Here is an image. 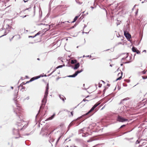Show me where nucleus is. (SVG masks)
<instances>
[{"label":"nucleus","instance_id":"nucleus-1","mask_svg":"<svg viewBox=\"0 0 147 147\" xmlns=\"http://www.w3.org/2000/svg\"><path fill=\"white\" fill-rule=\"evenodd\" d=\"M16 115L18 116L19 118V120L17 123L15 127L13 129V135L18 136H15L14 138L16 139L19 138V131L24 129L27 126V125H26V123L23 119H22L21 117H22L21 114L18 115L17 112L16 111H14Z\"/></svg>","mask_w":147,"mask_h":147},{"label":"nucleus","instance_id":"nucleus-2","mask_svg":"<svg viewBox=\"0 0 147 147\" xmlns=\"http://www.w3.org/2000/svg\"><path fill=\"white\" fill-rule=\"evenodd\" d=\"M49 89V86L48 83L47 84L46 88L45 95L43 99L42 100V102H43V104L45 105L47 101V98L48 94V90Z\"/></svg>","mask_w":147,"mask_h":147},{"label":"nucleus","instance_id":"nucleus-3","mask_svg":"<svg viewBox=\"0 0 147 147\" xmlns=\"http://www.w3.org/2000/svg\"><path fill=\"white\" fill-rule=\"evenodd\" d=\"M53 131L51 132L48 134L47 133V132L48 131L47 128V127H45V128H42V129L40 134L43 136L48 137L49 136V135Z\"/></svg>","mask_w":147,"mask_h":147},{"label":"nucleus","instance_id":"nucleus-4","mask_svg":"<svg viewBox=\"0 0 147 147\" xmlns=\"http://www.w3.org/2000/svg\"><path fill=\"white\" fill-rule=\"evenodd\" d=\"M117 120L120 122H124L127 121L128 120L121 116L118 115L117 117Z\"/></svg>","mask_w":147,"mask_h":147},{"label":"nucleus","instance_id":"nucleus-5","mask_svg":"<svg viewBox=\"0 0 147 147\" xmlns=\"http://www.w3.org/2000/svg\"><path fill=\"white\" fill-rule=\"evenodd\" d=\"M124 35L128 40L131 38V35L127 31H124Z\"/></svg>","mask_w":147,"mask_h":147},{"label":"nucleus","instance_id":"nucleus-6","mask_svg":"<svg viewBox=\"0 0 147 147\" xmlns=\"http://www.w3.org/2000/svg\"><path fill=\"white\" fill-rule=\"evenodd\" d=\"M84 115H83L81 116H80V117H78V118H77L76 120H74V121H76V122L77 123V125H76V126H78V125H79L83 121H84V119L81 121L80 122H79V121H77L80 119L81 118L83 117H84Z\"/></svg>","mask_w":147,"mask_h":147},{"label":"nucleus","instance_id":"nucleus-7","mask_svg":"<svg viewBox=\"0 0 147 147\" xmlns=\"http://www.w3.org/2000/svg\"><path fill=\"white\" fill-rule=\"evenodd\" d=\"M80 64L79 63H77V64H75L74 67H73L72 65H69L68 66L72 67V68H73L74 69L76 70L78 69L80 67Z\"/></svg>","mask_w":147,"mask_h":147},{"label":"nucleus","instance_id":"nucleus-8","mask_svg":"<svg viewBox=\"0 0 147 147\" xmlns=\"http://www.w3.org/2000/svg\"><path fill=\"white\" fill-rule=\"evenodd\" d=\"M98 139L97 138H96L95 137H92L90 138V139L87 140V142H92L94 140H96Z\"/></svg>","mask_w":147,"mask_h":147},{"label":"nucleus","instance_id":"nucleus-9","mask_svg":"<svg viewBox=\"0 0 147 147\" xmlns=\"http://www.w3.org/2000/svg\"><path fill=\"white\" fill-rule=\"evenodd\" d=\"M89 101V100H87L85 98L79 104H78L77 106H76V107H75L74 108V109H75V108H76L77 106H78L79 105H80V104H82V107H83L84 105H85V104L83 103V102H85L86 101H87V102H88Z\"/></svg>","mask_w":147,"mask_h":147},{"label":"nucleus","instance_id":"nucleus-10","mask_svg":"<svg viewBox=\"0 0 147 147\" xmlns=\"http://www.w3.org/2000/svg\"><path fill=\"white\" fill-rule=\"evenodd\" d=\"M40 76H35L34 77H33V78H32L30 79V81L32 82L35 80L39 78H40Z\"/></svg>","mask_w":147,"mask_h":147},{"label":"nucleus","instance_id":"nucleus-11","mask_svg":"<svg viewBox=\"0 0 147 147\" xmlns=\"http://www.w3.org/2000/svg\"><path fill=\"white\" fill-rule=\"evenodd\" d=\"M42 105H41L40 107V109H43L44 108V107H45V105H44V104H43V102H42ZM40 110H39V111H38V113L37 114L36 116V117L38 115V114H39V112H40Z\"/></svg>","mask_w":147,"mask_h":147},{"label":"nucleus","instance_id":"nucleus-12","mask_svg":"<svg viewBox=\"0 0 147 147\" xmlns=\"http://www.w3.org/2000/svg\"><path fill=\"white\" fill-rule=\"evenodd\" d=\"M78 75L76 71L72 75H69L67 76L69 78H74L76 77Z\"/></svg>","mask_w":147,"mask_h":147},{"label":"nucleus","instance_id":"nucleus-13","mask_svg":"<svg viewBox=\"0 0 147 147\" xmlns=\"http://www.w3.org/2000/svg\"><path fill=\"white\" fill-rule=\"evenodd\" d=\"M94 109H95L93 107H92L87 113H86L85 115H84L85 116L88 114L89 113H90L92 111L94 110Z\"/></svg>","mask_w":147,"mask_h":147},{"label":"nucleus","instance_id":"nucleus-14","mask_svg":"<svg viewBox=\"0 0 147 147\" xmlns=\"http://www.w3.org/2000/svg\"><path fill=\"white\" fill-rule=\"evenodd\" d=\"M39 18H41L42 16V12L41 9L40 7L39 8Z\"/></svg>","mask_w":147,"mask_h":147},{"label":"nucleus","instance_id":"nucleus-15","mask_svg":"<svg viewBox=\"0 0 147 147\" xmlns=\"http://www.w3.org/2000/svg\"><path fill=\"white\" fill-rule=\"evenodd\" d=\"M9 31H10L9 30H5L4 32V34L0 36V38H1V37H2V36H4L6 35L8 33V32H9Z\"/></svg>","mask_w":147,"mask_h":147},{"label":"nucleus","instance_id":"nucleus-16","mask_svg":"<svg viewBox=\"0 0 147 147\" xmlns=\"http://www.w3.org/2000/svg\"><path fill=\"white\" fill-rule=\"evenodd\" d=\"M59 97L60 99L62 100L64 102L65 101V98L64 97V96L63 95H59Z\"/></svg>","mask_w":147,"mask_h":147},{"label":"nucleus","instance_id":"nucleus-17","mask_svg":"<svg viewBox=\"0 0 147 147\" xmlns=\"http://www.w3.org/2000/svg\"><path fill=\"white\" fill-rule=\"evenodd\" d=\"M75 141L77 142L81 143L83 140L81 139L77 138L75 139Z\"/></svg>","mask_w":147,"mask_h":147},{"label":"nucleus","instance_id":"nucleus-18","mask_svg":"<svg viewBox=\"0 0 147 147\" xmlns=\"http://www.w3.org/2000/svg\"><path fill=\"white\" fill-rule=\"evenodd\" d=\"M75 122H74V121H72L69 125L68 126V130L69 129V128L72 126L75 123Z\"/></svg>","mask_w":147,"mask_h":147},{"label":"nucleus","instance_id":"nucleus-19","mask_svg":"<svg viewBox=\"0 0 147 147\" xmlns=\"http://www.w3.org/2000/svg\"><path fill=\"white\" fill-rule=\"evenodd\" d=\"M79 17V16H76L75 18H74L73 21L71 22V23H73L75 22L76 20H77V19Z\"/></svg>","mask_w":147,"mask_h":147},{"label":"nucleus","instance_id":"nucleus-20","mask_svg":"<svg viewBox=\"0 0 147 147\" xmlns=\"http://www.w3.org/2000/svg\"><path fill=\"white\" fill-rule=\"evenodd\" d=\"M137 49L134 46L132 48V51L134 52H136V51H137Z\"/></svg>","mask_w":147,"mask_h":147},{"label":"nucleus","instance_id":"nucleus-21","mask_svg":"<svg viewBox=\"0 0 147 147\" xmlns=\"http://www.w3.org/2000/svg\"><path fill=\"white\" fill-rule=\"evenodd\" d=\"M100 103L99 102H97V103H96L93 106V107L95 109L100 104Z\"/></svg>","mask_w":147,"mask_h":147},{"label":"nucleus","instance_id":"nucleus-22","mask_svg":"<svg viewBox=\"0 0 147 147\" xmlns=\"http://www.w3.org/2000/svg\"><path fill=\"white\" fill-rule=\"evenodd\" d=\"M122 74H123V72H121V76L116 79V81H117L118 80H120L122 78Z\"/></svg>","mask_w":147,"mask_h":147},{"label":"nucleus","instance_id":"nucleus-23","mask_svg":"<svg viewBox=\"0 0 147 147\" xmlns=\"http://www.w3.org/2000/svg\"><path fill=\"white\" fill-rule=\"evenodd\" d=\"M77 62V61L76 60H71V63L72 64H74Z\"/></svg>","mask_w":147,"mask_h":147},{"label":"nucleus","instance_id":"nucleus-24","mask_svg":"<svg viewBox=\"0 0 147 147\" xmlns=\"http://www.w3.org/2000/svg\"><path fill=\"white\" fill-rule=\"evenodd\" d=\"M129 99V98L127 97V98H125L122 100H121V101L120 102V103H119V104H122V101H123L124 100H128Z\"/></svg>","mask_w":147,"mask_h":147},{"label":"nucleus","instance_id":"nucleus-25","mask_svg":"<svg viewBox=\"0 0 147 147\" xmlns=\"http://www.w3.org/2000/svg\"><path fill=\"white\" fill-rule=\"evenodd\" d=\"M55 115V113L53 114L52 115L51 117H50L48 118L49 120H51V119H52L53 118H54Z\"/></svg>","mask_w":147,"mask_h":147},{"label":"nucleus","instance_id":"nucleus-26","mask_svg":"<svg viewBox=\"0 0 147 147\" xmlns=\"http://www.w3.org/2000/svg\"><path fill=\"white\" fill-rule=\"evenodd\" d=\"M83 71V69H81L80 70V71H79V70H78L77 71H76V72L77 74L78 75V74L81 72H82V71Z\"/></svg>","mask_w":147,"mask_h":147},{"label":"nucleus","instance_id":"nucleus-27","mask_svg":"<svg viewBox=\"0 0 147 147\" xmlns=\"http://www.w3.org/2000/svg\"><path fill=\"white\" fill-rule=\"evenodd\" d=\"M124 107H125V105H124V106H123L120 108V110L121 111H124Z\"/></svg>","mask_w":147,"mask_h":147},{"label":"nucleus","instance_id":"nucleus-28","mask_svg":"<svg viewBox=\"0 0 147 147\" xmlns=\"http://www.w3.org/2000/svg\"><path fill=\"white\" fill-rule=\"evenodd\" d=\"M78 24L77 23H75V24H74V26L71 27L70 28L71 29H73L75 28L76 26L78 25Z\"/></svg>","mask_w":147,"mask_h":147},{"label":"nucleus","instance_id":"nucleus-29","mask_svg":"<svg viewBox=\"0 0 147 147\" xmlns=\"http://www.w3.org/2000/svg\"><path fill=\"white\" fill-rule=\"evenodd\" d=\"M122 54H125L126 55V56L125 57V59H126L128 57V56L129 53H127L126 54L125 53H123Z\"/></svg>","mask_w":147,"mask_h":147},{"label":"nucleus","instance_id":"nucleus-30","mask_svg":"<svg viewBox=\"0 0 147 147\" xmlns=\"http://www.w3.org/2000/svg\"><path fill=\"white\" fill-rule=\"evenodd\" d=\"M42 32L41 31H39L37 34H35V35H34V36L36 37V36L39 35Z\"/></svg>","mask_w":147,"mask_h":147},{"label":"nucleus","instance_id":"nucleus-31","mask_svg":"<svg viewBox=\"0 0 147 147\" xmlns=\"http://www.w3.org/2000/svg\"><path fill=\"white\" fill-rule=\"evenodd\" d=\"M61 136H59V137L58 138V139H57V141H56V144H56V145H57V144L58 142L59 141V140H60V139L61 138Z\"/></svg>","mask_w":147,"mask_h":147},{"label":"nucleus","instance_id":"nucleus-32","mask_svg":"<svg viewBox=\"0 0 147 147\" xmlns=\"http://www.w3.org/2000/svg\"><path fill=\"white\" fill-rule=\"evenodd\" d=\"M62 67H63V66L62 65H60L58 66L55 69H56V70L57 69L59 68H61Z\"/></svg>","mask_w":147,"mask_h":147},{"label":"nucleus","instance_id":"nucleus-33","mask_svg":"<svg viewBox=\"0 0 147 147\" xmlns=\"http://www.w3.org/2000/svg\"><path fill=\"white\" fill-rule=\"evenodd\" d=\"M56 70V69H55L54 70H53V71L50 74H49L48 75V76H51V75H52L53 73L55 72Z\"/></svg>","mask_w":147,"mask_h":147},{"label":"nucleus","instance_id":"nucleus-34","mask_svg":"<svg viewBox=\"0 0 147 147\" xmlns=\"http://www.w3.org/2000/svg\"><path fill=\"white\" fill-rule=\"evenodd\" d=\"M147 144V142H144L142 143V145L143 146L146 145Z\"/></svg>","mask_w":147,"mask_h":147},{"label":"nucleus","instance_id":"nucleus-35","mask_svg":"<svg viewBox=\"0 0 147 147\" xmlns=\"http://www.w3.org/2000/svg\"><path fill=\"white\" fill-rule=\"evenodd\" d=\"M21 86L22 87V89H26L25 87L23 86L22 85H20V86H19V87H20Z\"/></svg>","mask_w":147,"mask_h":147},{"label":"nucleus","instance_id":"nucleus-36","mask_svg":"<svg viewBox=\"0 0 147 147\" xmlns=\"http://www.w3.org/2000/svg\"><path fill=\"white\" fill-rule=\"evenodd\" d=\"M35 8L36 6L35 5L34 6V16L35 15Z\"/></svg>","mask_w":147,"mask_h":147},{"label":"nucleus","instance_id":"nucleus-37","mask_svg":"<svg viewBox=\"0 0 147 147\" xmlns=\"http://www.w3.org/2000/svg\"><path fill=\"white\" fill-rule=\"evenodd\" d=\"M136 53L138 54H140V51L138 50V49L137 50V51H136Z\"/></svg>","mask_w":147,"mask_h":147},{"label":"nucleus","instance_id":"nucleus-38","mask_svg":"<svg viewBox=\"0 0 147 147\" xmlns=\"http://www.w3.org/2000/svg\"><path fill=\"white\" fill-rule=\"evenodd\" d=\"M3 3V2L1 0H0V7H1Z\"/></svg>","mask_w":147,"mask_h":147},{"label":"nucleus","instance_id":"nucleus-39","mask_svg":"<svg viewBox=\"0 0 147 147\" xmlns=\"http://www.w3.org/2000/svg\"><path fill=\"white\" fill-rule=\"evenodd\" d=\"M84 128H82V129H80L79 131V132H80L81 131H84Z\"/></svg>","mask_w":147,"mask_h":147},{"label":"nucleus","instance_id":"nucleus-40","mask_svg":"<svg viewBox=\"0 0 147 147\" xmlns=\"http://www.w3.org/2000/svg\"><path fill=\"white\" fill-rule=\"evenodd\" d=\"M31 6H30V7H29V8H26L25 10L26 11V10H29V11H30V9H31Z\"/></svg>","mask_w":147,"mask_h":147},{"label":"nucleus","instance_id":"nucleus-41","mask_svg":"<svg viewBox=\"0 0 147 147\" xmlns=\"http://www.w3.org/2000/svg\"><path fill=\"white\" fill-rule=\"evenodd\" d=\"M126 125H122L120 127V128H122L124 127H125L126 126Z\"/></svg>","mask_w":147,"mask_h":147},{"label":"nucleus","instance_id":"nucleus-42","mask_svg":"<svg viewBox=\"0 0 147 147\" xmlns=\"http://www.w3.org/2000/svg\"><path fill=\"white\" fill-rule=\"evenodd\" d=\"M131 62V61H127V62H124V63H125V64L128 63H129Z\"/></svg>","mask_w":147,"mask_h":147},{"label":"nucleus","instance_id":"nucleus-43","mask_svg":"<svg viewBox=\"0 0 147 147\" xmlns=\"http://www.w3.org/2000/svg\"><path fill=\"white\" fill-rule=\"evenodd\" d=\"M108 134L107 135H111V136H113L114 135V134H111L110 133H108V134Z\"/></svg>","mask_w":147,"mask_h":147},{"label":"nucleus","instance_id":"nucleus-44","mask_svg":"<svg viewBox=\"0 0 147 147\" xmlns=\"http://www.w3.org/2000/svg\"><path fill=\"white\" fill-rule=\"evenodd\" d=\"M123 85L124 87L127 86V84L123 83Z\"/></svg>","mask_w":147,"mask_h":147},{"label":"nucleus","instance_id":"nucleus-45","mask_svg":"<svg viewBox=\"0 0 147 147\" xmlns=\"http://www.w3.org/2000/svg\"><path fill=\"white\" fill-rule=\"evenodd\" d=\"M28 37H29V38H34L35 37V36H29Z\"/></svg>","mask_w":147,"mask_h":147},{"label":"nucleus","instance_id":"nucleus-46","mask_svg":"<svg viewBox=\"0 0 147 147\" xmlns=\"http://www.w3.org/2000/svg\"><path fill=\"white\" fill-rule=\"evenodd\" d=\"M102 84H100L99 83L98 87L99 88H100L101 87Z\"/></svg>","mask_w":147,"mask_h":147},{"label":"nucleus","instance_id":"nucleus-47","mask_svg":"<svg viewBox=\"0 0 147 147\" xmlns=\"http://www.w3.org/2000/svg\"><path fill=\"white\" fill-rule=\"evenodd\" d=\"M49 29H47L45 28V29H44V30H46V31L50 29V28H49L50 26H49Z\"/></svg>","mask_w":147,"mask_h":147},{"label":"nucleus","instance_id":"nucleus-48","mask_svg":"<svg viewBox=\"0 0 147 147\" xmlns=\"http://www.w3.org/2000/svg\"><path fill=\"white\" fill-rule=\"evenodd\" d=\"M140 142L138 140H137L136 142V144L139 143Z\"/></svg>","mask_w":147,"mask_h":147},{"label":"nucleus","instance_id":"nucleus-49","mask_svg":"<svg viewBox=\"0 0 147 147\" xmlns=\"http://www.w3.org/2000/svg\"><path fill=\"white\" fill-rule=\"evenodd\" d=\"M82 136L83 137H86V134H82Z\"/></svg>","mask_w":147,"mask_h":147},{"label":"nucleus","instance_id":"nucleus-50","mask_svg":"<svg viewBox=\"0 0 147 147\" xmlns=\"http://www.w3.org/2000/svg\"><path fill=\"white\" fill-rule=\"evenodd\" d=\"M122 44V42H119L117 44V45H119Z\"/></svg>","mask_w":147,"mask_h":147},{"label":"nucleus","instance_id":"nucleus-51","mask_svg":"<svg viewBox=\"0 0 147 147\" xmlns=\"http://www.w3.org/2000/svg\"><path fill=\"white\" fill-rule=\"evenodd\" d=\"M86 27H87V25H86L84 24V26L83 27V29H84Z\"/></svg>","mask_w":147,"mask_h":147},{"label":"nucleus","instance_id":"nucleus-52","mask_svg":"<svg viewBox=\"0 0 147 147\" xmlns=\"http://www.w3.org/2000/svg\"><path fill=\"white\" fill-rule=\"evenodd\" d=\"M14 36H13L12 38H11L10 39V41H11L13 39V38H14Z\"/></svg>","mask_w":147,"mask_h":147},{"label":"nucleus","instance_id":"nucleus-53","mask_svg":"<svg viewBox=\"0 0 147 147\" xmlns=\"http://www.w3.org/2000/svg\"><path fill=\"white\" fill-rule=\"evenodd\" d=\"M27 16L26 15H25L24 16H21V17H22V18H24L25 17H26Z\"/></svg>","mask_w":147,"mask_h":147},{"label":"nucleus","instance_id":"nucleus-54","mask_svg":"<svg viewBox=\"0 0 147 147\" xmlns=\"http://www.w3.org/2000/svg\"><path fill=\"white\" fill-rule=\"evenodd\" d=\"M125 59V57L122 58V59H121V61H122Z\"/></svg>","mask_w":147,"mask_h":147},{"label":"nucleus","instance_id":"nucleus-55","mask_svg":"<svg viewBox=\"0 0 147 147\" xmlns=\"http://www.w3.org/2000/svg\"><path fill=\"white\" fill-rule=\"evenodd\" d=\"M71 114L72 116H73V112L71 111Z\"/></svg>","mask_w":147,"mask_h":147},{"label":"nucleus","instance_id":"nucleus-56","mask_svg":"<svg viewBox=\"0 0 147 147\" xmlns=\"http://www.w3.org/2000/svg\"><path fill=\"white\" fill-rule=\"evenodd\" d=\"M138 10L136 11V15L138 13Z\"/></svg>","mask_w":147,"mask_h":147},{"label":"nucleus","instance_id":"nucleus-57","mask_svg":"<svg viewBox=\"0 0 147 147\" xmlns=\"http://www.w3.org/2000/svg\"><path fill=\"white\" fill-rule=\"evenodd\" d=\"M146 71H142V73L143 74H144L146 73Z\"/></svg>","mask_w":147,"mask_h":147},{"label":"nucleus","instance_id":"nucleus-58","mask_svg":"<svg viewBox=\"0 0 147 147\" xmlns=\"http://www.w3.org/2000/svg\"><path fill=\"white\" fill-rule=\"evenodd\" d=\"M29 99V96H28V97H27L26 98V99H27V100H28Z\"/></svg>","mask_w":147,"mask_h":147},{"label":"nucleus","instance_id":"nucleus-59","mask_svg":"<svg viewBox=\"0 0 147 147\" xmlns=\"http://www.w3.org/2000/svg\"><path fill=\"white\" fill-rule=\"evenodd\" d=\"M136 6V5H134V6L133 7V8L132 10H133L135 8Z\"/></svg>","mask_w":147,"mask_h":147},{"label":"nucleus","instance_id":"nucleus-60","mask_svg":"<svg viewBox=\"0 0 147 147\" xmlns=\"http://www.w3.org/2000/svg\"><path fill=\"white\" fill-rule=\"evenodd\" d=\"M90 8H91L92 9H93L94 7L92 6L90 7Z\"/></svg>","mask_w":147,"mask_h":147},{"label":"nucleus","instance_id":"nucleus-61","mask_svg":"<svg viewBox=\"0 0 147 147\" xmlns=\"http://www.w3.org/2000/svg\"><path fill=\"white\" fill-rule=\"evenodd\" d=\"M31 82L30 81V80L29 81H28L26 82V83H28L30 82Z\"/></svg>","mask_w":147,"mask_h":147},{"label":"nucleus","instance_id":"nucleus-62","mask_svg":"<svg viewBox=\"0 0 147 147\" xmlns=\"http://www.w3.org/2000/svg\"><path fill=\"white\" fill-rule=\"evenodd\" d=\"M23 1H24V2H25H25H27V1H28V0H27V1H25V0H24Z\"/></svg>","mask_w":147,"mask_h":147},{"label":"nucleus","instance_id":"nucleus-63","mask_svg":"<svg viewBox=\"0 0 147 147\" xmlns=\"http://www.w3.org/2000/svg\"><path fill=\"white\" fill-rule=\"evenodd\" d=\"M101 81H102V82L103 83H104V84H105V82L104 81H103V80H101Z\"/></svg>","mask_w":147,"mask_h":147},{"label":"nucleus","instance_id":"nucleus-64","mask_svg":"<svg viewBox=\"0 0 147 147\" xmlns=\"http://www.w3.org/2000/svg\"><path fill=\"white\" fill-rule=\"evenodd\" d=\"M11 88L12 89H13V87H12V86H11Z\"/></svg>","mask_w":147,"mask_h":147}]
</instances>
